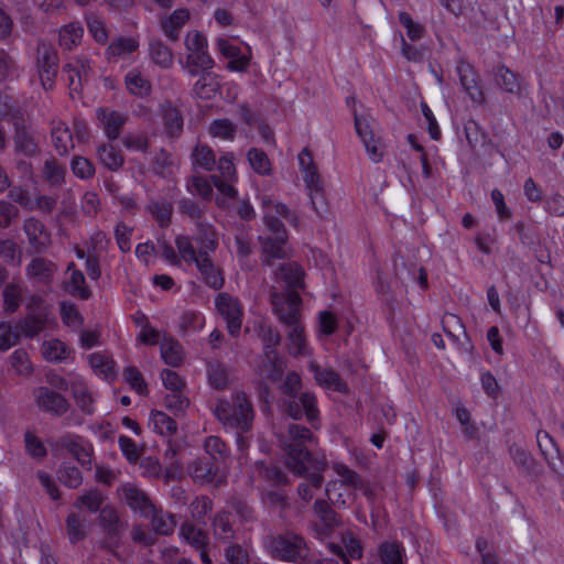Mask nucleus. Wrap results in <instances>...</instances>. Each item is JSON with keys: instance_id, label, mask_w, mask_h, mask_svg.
<instances>
[{"instance_id": "1", "label": "nucleus", "mask_w": 564, "mask_h": 564, "mask_svg": "<svg viewBox=\"0 0 564 564\" xmlns=\"http://www.w3.org/2000/svg\"><path fill=\"white\" fill-rule=\"evenodd\" d=\"M214 413L225 429L234 433H250L254 411L250 400L243 391H236L232 394L231 402L219 400L214 409Z\"/></svg>"}, {"instance_id": "38", "label": "nucleus", "mask_w": 564, "mask_h": 564, "mask_svg": "<svg viewBox=\"0 0 564 564\" xmlns=\"http://www.w3.org/2000/svg\"><path fill=\"white\" fill-rule=\"evenodd\" d=\"M299 164L304 173L303 180L306 186H317L316 183L321 181L313 156L307 148H304L299 154Z\"/></svg>"}, {"instance_id": "62", "label": "nucleus", "mask_w": 564, "mask_h": 564, "mask_svg": "<svg viewBox=\"0 0 564 564\" xmlns=\"http://www.w3.org/2000/svg\"><path fill=\"white\" fill-rule=\"evenodd\" d=\"M165 131L171 138L178 137L183 130V117L177 108H166L164 112Z\"/></svg>"}, {"instance_id": "16", "label": "nucleus", "mask_w": 564, "mask_h": 564, "mask_svg": "<svg viewBox=\"0 0 564 564\" xmlns=\"http://www.w3.org/2000/svg\"><path fill=\"white\" fill-rule=\"evenodd\" d=\"M295 403L299 408L300 414H286L295 421H300L303 417L312 425L317 429L319 426V410L317 406L316 395L311 391H302L295 395Z\"/></svg>"}, {"instance_id": "56", "label": "nucleus", "mask_w": 564, "mask_h": 564, "mask_svg": "<svg viewBox=\"0 0 564 564\" xmlns=\"http://www.w3.org/2000/svg\"><path fill=\"white\" fill-rule=\"evenodd\" d=\"M149 426L160 435H170L176 431V422L163 412H153L149 420Z\"/></svg>"}, {"instance_id": "63", "label": "nucleus", "mask_w": 564, "mask_h": 564, "mask_svg": "<svg viewBox=\"0 0 564 564\" xmlns=\"http://www.w3.org/2000/svg\"><path fill=\"white\" fill-rule=\"evenodd\" d=\"M209 133L215 138L234 140L236 126L228 119H216L209 126Z\"/></svg>"}, {"instance_id": "19", "label": "nucleus", "mask_w": 564, "mask_h": 564, "mask_svg": "<svg viewBox=\"0 0 564 564\" xmlns=\"http://www.w3.org/2000/svg\"><path fill=\"white\" fill-rule=\"evenodd\" d=\"M197 270L202 274L204 282L215 289L219 290L224 285V278L219 270L214 265L209 253L198 252L197 259L194 261Z\"/></svg>"}, {"instance_id": "58", "label": "nucleus", "mask_w": 564, "mask_h": 564, "mask_svg": "<svg viewBox=\"0 0 564 564\" xmlns=\"http://www.w3.org/2000/svg\"><path fill=\"white\" fill-rule=\"evenodd\" d=\"M43 356L48 361H63L69 355L68 347L58 339H52L43 344Z\"/></svg>"}, {"instance_id": "35", "label": "nucleus", "mask_w": 564, "mask_h": 564, "mask_svg": "<svg viewBox=\"0 0 564 564\" xmlns=\"http://www.w3.org/2000/svg\"><path fill=\"white\" fill-rule=\"evenodd\" d=\"M149 55L151 61L162 68H169L173 64L171 48L161 41H151L149 43Z\"/></svg>"}, {"instance_id": "28", "label": "nucleus", "mask_w": 564, "mask_h": 564, "mask_svg": "<svg viewBox=\"0 0 564 564\" xmlns=\"http://www.w3.org/2000/svg\"><path fill=\"white\" fill-rule=\"evenodd\" d=\"M304 272L296 262L282 263L275 271L278 280L283 281L289 288H301Z\"/></svg>"}, {"instance_id": "17", "label": "nucleus", "mask_w": 564, "mask_h": 564, "mask_svg": "<svg viewBox=\"0 0 564 564\" xmlns=\"http://www.w3.org/2000/svg\"><path fill=\"white\" fill-rule=\"evenodd\" d=\"M23 230L29 243L36 252H43L51 245V234L39 219L34 217L25 219Z\"/></svg>"}, {"instance_id": "46", "label": "nucleus", "mask_w": 564, "mask_h": 564, "mask_svg": "<svg viewBox=\"0 0 564 564\" xmlns=\"http://www.w3.org/2000/svg\"><path fill=\"white\" fill-rule=\"evenodd\" d=\"M205 451L208 454L207 458L219 464L229 457V449L225 442L218 436H208L204 444Z\"/></svg>"}, {"instance_id": "47", "label": "nucleus", "mask_w": 564, "mask_h": 564, "mask_svg": "<svg viewBox=\"0 0 564 564\" xmlns=\"http://www.w3.org/2000/svg\"><path fill=\"white\" fill-rule=\"evenodd\" d=\"M75 264L72 262L68 264L67 270H72L69 279V293L73 296H77L82 300H88L90 297V290L85 285V276L82 271L74 269Z\"/></svg>"}, {"instance_id": "31", "label": "nucleus", "mask_w": 564, "mask_h": 564, "mask_svg": "<svg viewBox=\"0 0 564 564\" xmlns=\"http://www.w3.org/2000/svg\"><path fill=\"white\" fill-rule=\"evenodd\" d=\"M379 556L382 564H404L405 550L400 542L386 541L379 545Z\"/></svg>"}, {"instance_id": "54", "label": "nucleus", "mask_w": 564, "mask_h": 564, "mask_svg": "<svg viewBox=\"0 0 564 564\" xmlns=\"http://www.w3.org/2000/svg\"><path fill=\"white\" fill-rule=\"evenodd\" d=\"M58 480L68 488H78L83 482L80 470L70 464L63 463L57 469Z\"/></svg>"}, {"instance_id": "6", "label": "nucleus", "mask_w": 564, "mask_h": 564, "mask_svg": "<svg viewBox=\"0 0 564 564\" xmlns=\"http://www.w3.org/2000/svg\"><path fill=\"white\" fill-rule=\"evenodd\" d=\"M271 305L278 319L286 327L301 323L302 299L296 291L273 292Z\"/></svg>"}, {"instance_id": "23", "label": "nucleus", "mask_w": 564, "mask_h": 564, "mask_svg": "<svg viewBox=\"0 0 564 564\" xmlns=\"http://www.w3.org/2000/svg\"><path fill=\"white\" fill-rule=\"evenodd\" d=\"M194 240L199 245L198 252H214L218 246L217 234L215 228L207 223L196 221V230Z\"/></svg>"}, {"instance_id": "37", "label": "nucleus", "mask_w": 564, "mask_h": 564, "mask_svg": "<svg viewBox=\"0 0 564 564\" xmlns=\"http://www.w3.org/2000/svg\"><path fill=\"white\" fill-rule=\"evenodd\" d=\"M55 270V265L43 258H34L28 265V274L44 283L52 279Z\"/></svg>"}, {"instance_id": "26", "label": "nucleus", "mask_w": 564, "mask_h": 564, "mask_svg": "<svg viewBox=\"0 0 564 564\" xmlns=\"http://www.w3.org/2000/svg\"><path fill=\"white\" fill-rule=\"evenodd\" d=\"M13 124L15 127L14 143L15 149L23 154L31 156L37 152V144L34 138L21 124V120L13 116Z\"/></svg>"}, {"instance_id": "34", "label": "nucleus", "mask_w": 564, "mask_h": 564, "mask_svg": "<svg viewBox=\"0 0 564 564\" xmlns=\"http://www.w3.org/2000/svg\"><path fill=\"white\" fill-rule=\"evenodd\" d=\"M89 364L95 373L111 381L116 378L115 361L107 355L95 352L89 357Z\"/></svg>"}, {"instance_id": "43", "label": "nucleus", "mask_w": 564, "mask_h": 564, "mask_svg": "<svg viewBox=\"0 0 564 564\" xmlns=\"http://www.w3.org/2000/svg\"><path fill=\"white\" fill-rule=\"evenodd\" d=\"M139 47V42L131 37H119L110 43L106 50L108 59L128 55Z\"/></svg>"}, {"instance_id": "29", "label": "nucleus", "mask_w": 564, "mask_h": 564, "mask_svg": "<svg viewBox=\"0 0 564 564\" xmlns=\"http://www.w3.org/2000/svg\"><path fill=\"white\" fill-rule=\"evenodd\" d=\"M288 332V350L290 355L297 357L304 356L307 351L306 338L304 334V326L302 323L289 326Z\"/></svg>"}, {"instance_id": "61", "label": "nucleus", "mask_w": 564, "mask_h": 564, "mask_svg": "<svg viewBox=\"0 0 564 564\" xmlns=\"http://www.w3.org/2000/svg\"><path fill=\"white\" fill-rule=\"evenodd\" d=\"M212 510L213 501L207 496H198L189 503L192 518L200 523H205V518Z\"/></svg>"}, {"instance_id": "50", "label": "nucleus", "mask_w": 564, "mask_h": 564, "mask_svg": "<svg viewBox=\"0 0 564 564\" xmlns=\"http://www.w3.org/2000/svg\"><path fill=\"white\" fill-rule=\"evenodd\" d=\"M97 153L100 162L108 170L116 171L123 164V158L111 144H100Z\"/></svg>"}, {"instance_id": "13", "label": "nucleus", "mask_w": 564, "mask_h": 564, "mask_svg": "<svg viewBox=\"0 0 564 564\" xmlns=\"http://www.w3.org/2000/svg\"><path fill=\"white\" fill-rule=\"evenodd\" d=\"M216 47L218 52L228 59V68L235 72H243L249 66L250 54L249 47L245 52L237 45L232 44L230 40L218 37L216 40Z\"/></svg>"}, {"instance_id": "49", "label": "nucleus", "mask_w": 564, "mask_h": 564, "mask_svg": "<svg viewBox=\"0 0 564 564\" xmlns=\"http://www.w3.org/2000/svg\"><path fill=\"white\" fill-rule=\"evenodd\" d=\"M242 117L246 121V123L251 128H257L260 132L262 139L267 143H273L274 142V133L272 129L269 127V124L262 120L259 116L254 115L250 108H242Z\"/></svg>"}, {"instance_id": "41", "label": "nucleus", "mask_w": 564, "mask_h": 564, "mask_svg": "<svg viewBox=\"0 0 564 564\" xmlns=\"http://www.w3.org/2000/svg\"><path fill=\"white\" fill-rule=\"evenodd\" d=\"M262 501L270 509L276 510L280 518L285 517V511L290 507L286 494L280 489L263 491Z\"/></svg>"}, {"instance_id": "44", "label": "nucleus", "mask_w": 564, "mask_h": 564, "mask_svg": "<svg viewBox=\"0 0 564 564\" xmlns=\"http://www.w3.org/2000/svg\"><path fill=\"white\" fill-rule=\"evenodd\" d=\"M180 535L195 549H202L207 546L208 538L206 533L203 530L197 529L191 522H184L181 525Z\"/></svg>"}, {"instance_id": "15", "label": "nucleus", "mask_w": 564, "mask_h": 564, "mask_svg": "<svg viewBox=\"0 0 564 564\" xmlns=\"http://www.w3.org/2000/svg\"><path fill=\"white\" fill-rule=\"evenodd\" d=\"M308 370L313 373L315 382L325 389L346 394L349 391L348 384L340 375L332 368H323L316 361L308 364Z\"/></svg>"}, {"instance_id": "36", "label": "nucleus", "mask_w": 564, "mask_h": 564, "mask_svg": "<svg viewBox=\"0 0 564 564\" xmlns=\"http://www.w3.org/2000/svg\"><path fill=\"white\" fill-rule=\"evenodd\" d=\"M313 509L327 529L333 530L340 524L339 514L332 509L326 499H316Z\"/></svg>"}, {"instance_id": "8", "label": "nucleus", "mask_w": 564, "mask_h": 564, "mask_svg": "<svg viewBox=\"0 0 564 564\" xmlns=\"http://www.w3.org/2000/svg\"><path fill=\"white\" fill-rule=\"evenodd\" d=\"M215 305L218 314L226 321L228 333L236 337L239 335L243 310L240 301L229 293H219L215 299Z\"/></svg>"}, {"instance_id": "5", "label": "nucleus", "mask_w": 564, "mask_h": 564, "mask_svg": "<svg viewBox=\"0 0 564 564\" xmlns=\"http://www.w3.org/2000/svg\"><path fill=\"white\" fill-rule=\"evenodd\" d=\"M54 454L66 451L82 467L91 468L94 448L89 441L78 434L66 433L51 444Z\"/></svg>"}, {"instance_id": "7", "label": "nucleus", "mask_w": 564, "mask_h": 564, "mask_svg": "<svg viewBox=\"0 0 564 564\" xmlns=\"http://www.w3.org/2000/svg\"><path fill=\"white\" fill-rule=\"evenodd\" d=\"M58 63L57 51L51 44L40 41L36 45L35 65L45 90L52 89L55 85Z\"/></svg>"}, {"instance_id": "45", "label": "nucleus", "mask_w": 564, "mask_h": 564, "mask_svg": "<svg viewBox=\"0 0 564 564\" xmlns=\"http://www.w3.org/2000/svg\"><path fill=\"white\" fill-rule=\"evenodd\" d=\"M148 210L161 227H166L170 225L173 212V206L171 203L164 199L151 200L148 205Z\"/></svg>"}, {"instance_id": "40", "label": "nucleus", "mask_w": 564, "mask_h": 564, "mask_svg": "<svg viewBox=\"0 0 564 564\" xmlns=\"http://www.w3.org/2000/svg\"><path fill=\"white\" fill-rule=\"evenodd\" d=\"M199 78L194 85V94L202 99H210L217 91L218 82L215 74L200 73Z\"/></svg>"}, {"instance_id": "2", "label": "nucleus", "mask_w": 564, "mask_h": 564, "mask_svg": "<svg viewBox=\"0 0 564 564\" xmlns=\"http://www.w3.org/2000/svg\"><path fill=\"white\" fill-rule=\"evenodd\" d=\"M263 543L269 555L282 562L301 564L310 556V547L305 539L293 531L270 534L265 536Z\"/></svg>"}, {"instance_id": "32", "label": "nucleus", "mask_w": 564, "mask_h": 564, "mask_svg": "<svg viewBox=\"0 0 564 564\" xmlns=\"http://www.w3.org/2000/svg\"><path fill=\"white\" fill-rule=\"evenodd\" d=\"M258 336L263 345V355H270L276 352V347L281 343V334L272 325L267 323L259 324Z\"/></svg>"}, {"instance_id": "21", "label": "nucleus", "mask_w": 564, "mask_h": 564, "mask_svg": "<svg viewBox=\"0 0 564 564\" xmlns=\"http://www.w3.org/2000/svg\"><path fill=\"white\" fill-rule=\"evenodd\" d=\"M189 17L187 9H176L171 15L162 19L161 28L164 35L173 42L177 41L180 31L188 22Z\"/></svg>"}, {"instance_id": "10", "label": "nucleus", "mask_w": 564, "mask_h": 564, "mask_svg": "<svg viewBox=\"0 0 564 564\" xmlns=\"http://www.w3.org/2000/svg\"><path fill=\"white\" fill-rule=\"evenodd\" d=\"M305 473L300 475L305 477V481L297 486L299 497L308 502L313 499V489H319L324 482L323 473L327 469V462L323 456L322 459H313V462L304 464Z\"/></svg>"}, {"instance_id": "24", "label": "nucleus", "mask_w": 564, "mask_h": 564, "mask_svg": "<svg viewBox=\"0 0 564 564\" xmlns=\"http://www.w3.org/2000/svg\"><path fill=\"white\" fill-rule=\"evenodd\" d=\"M160 351L164 362L171 367H178L184 360L182 345L166 334L163 335Z\"/></svg>"}, {"instance_id": "55", "label": "nucleus", "mask_w": 564, "mask_h": 564, "mask_svg": "<svg viewBox=\"0 0 564 564\" xmlns=\"http://www.w3.org/2000/svg\"><path fill=\"white\" fill-rule=\"evenodd\" d=\"M45 316L41 313L30 314L18 324V328L26 337H34L40 334L45 327Z\"/></svg>"}, {"instance_id": "11", "label": "nucleus", "mask_w": 564, "mask_h": 564, "mask_svg": "<svg viewBox=\"0 0 564 564\" xmlns=\"http://www.w3.org/2000/svg\"><path fill=\"white\" fill-rule=\"evenodd\" d=\"M143 518L150 520V525L155 534H172L176 527L174 516L155 507L145 494H143Z\"/></svg>"}, {"instance_id": "48", "label": "nucleus", "mask_w": 564, "mask_h": 564, "mask_svg": "<svg viewBox=\"0 0 564 564\" xmlns=\"http://www.w3.org/2000/svg\"><path fill=\"white\" fill-rule=\"evenodd\" d=\"M119 499L133 511L141 510V491L135 484L127 482L118 488Z\"/></svg>"}, {"instance_id": "51", "label": "nucleus", "mask_w": 564, "mask_h": 564, "mask_svg": "<svg viewBox=\"0 0 564 564\" xmlns=\"http://www.w3.org/2000/svg\"><path fill=\"white\" fill-rule=\"evenodd\" d=\"M214 534L217 539L223 541H230L235 536L232 524L229 520V514L221 511L215 514L213 520Z\"/></svg>"}, {"instance_id": "3", "label": "nucleus", "mask_w": 564, "mask_h": 564, "mask_svg": "<svg viewBox=\"0 0 564 564\" xmlns=\"http://www.w3.org/2000/svg\"><path fill=\"white\" fill-rule=\"evenodd\" d=\"M267 231L259 237L262 246L261 261L264 265H274L275 260L288 258V232L283 223L269 212L264 213Z\"/></svg>"}, {"instance_id": "64", "label": "nucleus", "mask_w": 564, "mask_h": 564, "mask_svg": "<svg viewBox=\"0 0 564 564\" xmlns=\"http://www.w3.org/2000/svg\"><path fill=\"white\" fill-rule=\"evenodd\" d=\"M10 365L19 376H28L32 372L29 355L23 349H17L9 357Z\"/></svg>"}, {"instance_id": "39", "label": "nucleus", "mask_w": 564, "mask_h": 564, "mask_svg": "<svg viewBox=\"0 0 564 564\" xmlns=\"http://www.w3.org/2000/svg\"><path fill=\"white\" fill-rule=\"evenodd\" d=\"M495 80L505 91L512 94L520 91L521 84L519 76L503 65L497 67Z\"/></svg>"}, {"instance_id": "20", "label": "nucleus", "mask_w": 564, "mask_h": 564, "mask_svg": "<svg viewBox=\"0 0 564 564\" xmlns=\"http://www.w3.org/2000/svg\"><path fill=\"white\" fill-rule=\"evenodd\" d=\"M51 135L58 155H67L74 148L73 134L68 126L61 120H52Z\"/></svg>"}, {"instance_id": "4", "label": "nucleus", "mask_w": 564, "mask_h": 564, "mask_svg": "<svg viewBox=\"0 0 564 564\" xmlns=\"http://www.w3.org/2000/svg\"><path fill=\"white\" fill-rule=\"evenodd\" d=\"M288 435L285 464L293 474L303 475L305 473L304 464L313 462V459H322L306 448V443L313 442L314 436L310 429L300 424H290Z\"/></svg>"}, {"instance_id": "14", "label": "nucleus", "mask_w": 564, "mask_h": 564, "mask_svg": "<svg viewBox=\"0 0 564 564\" xmlns=\"http://www.w3.org/2000/svg\"><path fill=\"white\" fill-rule=\"evenodd\" d=\"M282 398L280 400V408L284 414H300L299 408L295 403V395L302 392V379L295 371L286 375L283 383L280 387Z\"/></svg>"}, {"instance_id": "25", "label": "nucleus", "mask_w": 564, "mask_h": 564, "mask_svg": "<svg viewBox=\"0 0 564 564\" xmlns=\"http://www.w3.org/2000/svg\"><path fill=\"white\" fill-rule=\"evenodd\" d=\"M214 65V59L207 48L187 54L186 67L191 76H197L200 73H209Z\"/></svg>"}, {"instance_id": "12", "label": "nucleus", "mask_w": 564, "mask_h": 564, "mask_svg": "<svg viewBox=\"0 0 564 564\" xmlns=\"http://www.w3.org/2000/svg\"><path fill=\"white\" fill-rule=\"evenodd\" d=\"M33 394L39 409L46 413L62 416L68 411L69 403L66 398L47 387L36 388Z\"/></svg>"}, {"instance_id": "57", "label": "nucleus", "mask_w": 564, "mask_h": 564, "mask_svg": "<svg viewBox=\"0 0 564 564\" xmlns=\"http://www.w3.org/2000/svg\"><path fill=\"white\" fill-rule=\"evenodd\" d=\"M194 165H197L205 171H212L216 164V159L213 150L205 144H198L192 152Z\"/></svg>"}, {"instance_id": "27", "label": "nucleus", "mask_w": 564, "mask_h": 564, "mask_svg": "<svg viewBox=\"0 0 564 564\" xmlns=\"http://www.w3.org/2000/svg\"><path fill=\"white\" fill-rule=\"evenodd\" d=\"M84 34L83 26L78 22H70L59 29L58 44L64 50L72 51L82 42Z\"/></svg>"}, {"instance_id": "30", "label": "nucleus", "mask_w": 564, "mask_h": 564, "mask_svg": "<svg viewBox=\"0 0 564 564\" xmlns=\"http://www.w3.org/2000/svg\"><path fill=\"white\" fill-rule=\"evenodd\" d=\"M285 369V361L278 352L263 355L261 364V373L265 375L272 382L282 379Z\"/></svg>"}, {"instance_id": "59", "label": "nucleus", "mask_w": 564, "mask_h": 564, "mask_svg": "<svg viewBox=\"0 0 564 564\" xmlns=\"http://www.w3.org/2000/svg\"><path fill=\"white\" fill-rule=\"evenodd\" d=\"M66 169L56 160H47L44 163L43 175L46 182L53 186H59L64 183Z\"/></svg>"}, {"instance_id": "42", "label": "nucleus", "mask_w": 564, "mask_h": 564, "mask_svg": "<svg viewBox=\"0 0 564 564\" xmlns=\"http://www.w3.org/2000/svg\"><path fill=\"white\" fill-rule=\"evenodd\" d=\"M208 382L216 390H225L229 384V371L220 362L209 364L207 367Z\"/></svg>"}, {"instance_id": "33", "label": "nucleus", "mask_w": 564, "mask_h": 564, "mask_svg": "<svg viewBox=\"0 0 564 564\" xmlns=\"http://www.w3.org/2000/svg\"><path fill=\"white\" fill-rule=\"evenodd\" d=\"M227 505L241 522L249 523L257 520L256 509L246 498L232 496Z\"/></svg>"}, {"instance_id": "22", "label": "nucleus", "mask_w": 564, "mask_h": 564, "mask_svg": "<svg viewBox=\"0 0 564 564\" xmlns=\"http://www.w3.org/2000/svg\"><path fill=\"white\" fill-rule=\"evenodd\" d=\"M98 118L101 121L105 133L110 140H115L119 137L120 129L127 120L123 115L112 108H101Z\"/></svg>"}, {"instance_id": "9", "label": "nucleus", "mask_w": 564, "mask_h": 564, "mask_svg": "<svg viewBox=\"0 0 564 564\" xmlns=\"http://www.w3.org/2000/svg\"><path fill=\"white\" fill-rule=\"evenodd\" d=\"M456 73L460 86L464 93L469 97V100L478 105L485 102L481 79L474 65L465 59H459L456 66Z\"/></svg>"}, {"instance_id": "60", "label": "nucleus", "mask_w": 564, "mask_h": 564, "mask_svg": "<svg viewBox=\"0 0 564 564\" xmlns=\"http://www.w3.org/2000/svg\"><path fill=\"white\" fill-rule=\"evenodd\" d=\"M100 522L109 535H118L123 525L119 520L118 513L110 507L100 510Z\"/></svg>"}, {"instance_id": "18", "label": "nucleus", "mask_w": 564, "mask_h": 564, "mask_svg": "<svg viewBox=\"0 0 564 564\" xmlns=\"http://www.w3.org/2000/svg\"><path fill=\"white\" fill-rule=\"evenodd\" d=\"M219 471L217 463L212 458L199 457L188 466V473L194 482L204 485L209 484L216 479Z\"/></svg>"}, {"instance_id": "52", "label": "nucleus", "mask_w": 564, "mask_h": 564, "mask_svg": "<svg viewBox=\"0 0 564 564\" xmlns=\"http://www.w3.org/2000/svg\"><path fill=\"white\" fill-rule=\"evenodd\" d=\"M72 391L77 406L84 413L91 414L94 412V400L87 386L82 381L74 382L72 386Z\"/></svg>"}, {"instance_id": "53", "label": "nucleus", "mask_w": 564, "mask_h": 564, "mask_svg": "<svg viewBox=\"0 0 564 564\" xmlns=\"http://www.w3.org/2000/svg\"><path fill=\"white\" fill-rule=\"evenodd\" d=\"M356 132L361 141H369L375 138V130L378 122L369 115L354 113Z\"/></svg>"}]
</instances>
